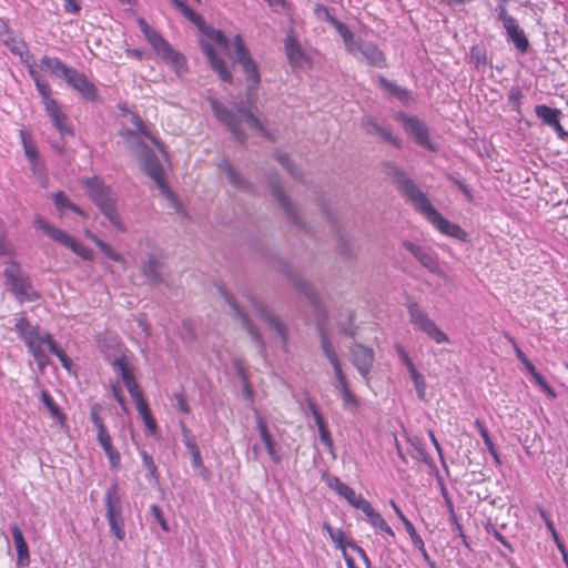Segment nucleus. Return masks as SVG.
Returning a JSON list of instances; mask_svg holds the SVG:
<instances>
[{
	"label": "nucleus",
	"mask_w": 568,
	"mask_h": 568,
	"mask_svg": "<svg viewBox=\"0 0 568 568\" xmlns=\"http://www.w3.org/2000/svg\"><path fill=\"white\" fill-rule=\"evenodd\" d=\"M384 173L393 181L400 193L412 203L414 209L432 223L440 233L459 241L467 240V233L447 219L432 205L428 197L418 185L395 163L384 164Z\"/></svg>",
	"instance_id": "1"
},
{
	"label": "nucleus",
	"mask_w": 568,
	"mask_h": 568,
	"mask_svg": "<svg viewBox=\"0 0 568 568\" xmlns=\"http://www.w3.org/2000/svg\"><path fill=\"white\" fill-rule=\"evenodd\" d=\"M209 103L214 116L232 133L240 144H245L247 140V134L242 128L243 120L247 123L248 128L256 130L261 135L270 140L273 139L260 119L253 114L244 102L234 103V111L227 109L214 98H210Z\"/></svg>",
	"instance_id": "2"
},
{
	"label": "nucleus",
	"mask_w": 568,
	"mask_h": 568,
	"mask_svg": "<svg viewBox=\"0 0 568 568\" xmlns=\"http://www.w3.org/2000/svg\"><path fill=\"white\" fill-rule=\"evenodd\" d=\"M89 197L98 206L105 219L121 232H125V225L118 212V195L99 176L85 178L82 180Z\"/></svg>",
	"instance_id": "3"
},
{
	"label": "nucleus",
	"mask_w": 568,
	"mask_h": 568,
	"mask_svg": "<svg viewBox=\"0 0 568 568\" xmlns=\"http://www.w3.org/2000/svg\"><path fill=\"white\" fill-rule=\"evenodd\" d=\"M14 331L26 343L28 351L38 364L39 371L43 373L44 368L49 365V357L43 348L48 333L42 334L40 326L32 324L24 313L17 314Z\"/></svg>",
	"instance_id": "4"
},
{
	"label": "nucleus",
	"mask_w": 568,
	"mask_h": 568,
	"mask_svg": "<svg viewBox=\"0 0 568 568\" xmlns=\"http://www.w3.org/2000/svg\"><path fill=\"white\" fill-rule=\"evenodd\" d=\"M141 32L156 54L169 64L178 75L187 71L186 58L173 47L152 27L144 18L138 19Z\"/></svg>",
	"instance_id": "5"
},
{
	"label": "nucleus",
	"mask_w": 568,
	"mask_h": 568,
	"mask_svg": "<svg viewBox=\"0 0 568 568\" xmlns=\"http://www.w3.org/2000/svg\"><path fill=\"white\" fill-rule=\"evenodd\" d=\"M37 91L42 98L44 110L52 121L53 126L59 131L61 136H73L74 132L68 115L61 110L59 102L51 98V88L45 80H39L34 72H31Z\"/></svg>",
	"instance_id": "6"
},
{
	"label": "nucleus",
	"mask_w": 568,
	"mask_h": 568,
	"mask_svg": "<svg viewBox=\"0 0 568 568\" xmlns=\"http://www.w3.org/2000/svg\"><path fill=\"white\" fill-rule=\"evenodd\" d=\"M3 275L11 293L20 303L34 302L40 298L39 293L32 287L29 275L21 270L16 261L9 262Z\"/></svg>",
	"instance_id": "7"
},
{
	"label": "nucleus",
	"mask_w": 568,
	"mask_h": 568,
	"mask_svg": "<svg viewBox=\"0 0 568 568\" xmlns=\"http://www.w3.org/2000/svg\"><path fill=\"white\" fill-rule=\"evenodd\" d=\"M104 503L106 507L105 517L111 532L116 539L123 540L125 538L123 504L116 480H114L106 489Z\"/></svg>",
	"instance_id": "8"
},
{
	"label": "nucleus",
	"mask_w": 568,
	"mask_h": 568,
	"mask_svg": "<svg viewBox=\"0 0 568 568\" xmlns=\"http://www.w3.org/2000/svg\"><path fill=\"white\" fill-rule=\"evenodd\" d=\"M34 226L43 231L54 242L70 248L73 253L82 257L84 261L93 260L94 255L91 248L82 245L75 240V237L68 234L63 230L50 224L41 216H37V219L34 220Z\"/></svg>",
	"instance_id": "9"
},
{
	"label": "nucleus",
	"mask_w": 568,
	"mask_h": 568,
	"mask_svg": "<svg viewBox=\"0 0 568 568\" xmlns=\"http://www.w3.org/2000/svg\"><path fill=\"white\" fill-rule=\"evenodd\" d=\"M406 306L410 322L417 328L423 331L426 335H428V337L434 339L437 344L449 342L447 334L443 332L433 320L429 318L427 313L422 310L417 302L408 300Z\"/></svg>",
	"instance_id": "10"
},
{
	"label": "nucleus",
	"mask_w": 568,
	"mask_h": 568,
	"mask_svg": "<svg viewBox=\"0 0 568 568\" xmlns=\"http://www.w3.org/2000/svg\"><path fill=\"white\" fill-rule=\"evenodd\" d=\"M217 291L221 294V296L224 298L226 304L231 307L235 318L242 324V327L246 331V333L250 335L254 344L258 347V352L261 354L265 353V343L260 334L257 327L254 325V323L251 321L248 315L245 313V311L240 306L235 297L223 286L219 285Z\"/></svg>",
	"instance_id": "11"
},
{
	"label": "nucleus",
	"mask_w": 568,
	"mask_h": 568,
	"mask_svg": "<svg viewBox=\"0 0 568 568\" xmlns=\"http://www.w3.org/2000/svg\"><path fill=\"white\" fill-rule=\"evenodd\" d=\"M143 171L156 183L158 187L171 200L176 211H181V204L169 189L164 178L163 168L154 151H150L140 159Z\"/></svg>",
	"instance_id": "12"
},
{
	"label": "nucleus",
	"mask_w": 568,
	"mask_h": 568,
	"mask_svg": "<svg viewBox=\"0 0 568 568\" xmlns=\"http://www.w3.org/2000/svg\"><path fill=\"white\" fill-rule=\"evenodd\" d=\"M247 298L261 320L267 324L270 329L277 334L285 346L288 341L287 325L263 301L254 296H248Z\"/></svg>",
	"instance_id": "13"
},
{
	"label": "nucleus",
	"mask_w": 568,
	"mask_h": 568,
	"mask_svg": "<svg viewBox=\"0 0 568 568\" xmlns=\"http://www.w3.org/2000/svg\"><path fill=\"white\" fill-rule=\"evenodd\" d=\"M396 118L402 121L405 132L414 139L415 143L429 151H435V145L429 139L428 128L424 121L404 112H399Z\"/></svg>",
	"instance_id": "14"
},
{
	"label": "nucleus",
	"mask_w": 568,
	"mask_h": 568,
	"mask_svg": "<svg viewBox=\"0 0 568 568\" xmlns=\"http://www.w3.org/2000/svg\"><path fill=\"white\" fill-rule=\"evenodd\" d=\"M271 193L277 205L283 210L286 217L298 229L307 231V226L301 217L295 203L285 194L277 182L271 183Z\"/></svg>",
	"instance_id": "15"
},
{
	"label": "nucleus",
	"mask_w": 568,
	"mask_h": 568,
	"mask_svg": "<svg viewBox=\"0 0 568 568\" xmlns=\"http://www.w3.org/2000/svg\"><path fill=\"white\" fill-rule=\"evenodd\" d=\"M347 51L356 58L361 54L373 67L384 68L386 65L384 53L372 42L357 39Z\"/></svg>",
	"instance_id": "16"
},
{
	"label": "nucleus",
	"mask_w": 568,
	"mask_h": 568,
	"mask_svg": "<svg viewBox=\"0 0 568 568\" xmlns=\"http://www.w3.org/2000/svg\"><path fill=\"white\" fill-rule=\"evenodd\" d=\"M349 357L359 375L368 382V375L374 363V351L361 343H355L349 347Z\"/></svg>",
	"instance_id": "17"
},
{
	"label": "nucleus",
	"mask_w": 568,
	"mask_h": 568,
	"mask_svg": "<svg viewBox=\"0 0 568 568\" xmlns=\"http://www.w3.org/2000/svg\"><path fill=\"white\" fill-rule=\"evenodd\" d=\"M65 82L79 92L84 100L90 102H98L100 100L98 88L84 73L72 69Z\"/></svg>",
	"instance_id": "18"
},
{
	"label": "nucleus",
	"mask_w": 568,
	"mask_h": 568,
	"mask_svg": "<svg viewBox=\"0 0 568 568\" xmlns=\"http://www.w3.org/2000/svg\"><path fill=\"white\" fill-rule=\"evenodd\" d=\"M403 246L430 273L439 274L440 267L435 252L410 241H404Z\"/></svg>",
	"instance_id": "19"
},
{
	"label": "nucleus",
	"mask_w": 568,
	"mask_h": 568,
	"mask_svg": "<svg viewBox=\"0 0 568 568\" xmlns=\"http://www.w3.org/2000/svg\"><path fill=\"white\" fill-rule=\"evenodd\" d=\"M283 273L294 284L295 288L306 297V300L312 306H314L317 311L322 310L318 294L316 293L311 283L300 277L288 266H284Z\"/></svg>",
	"instance_id": "20"
},
{
	"label": "nucleus",
	"mask_w": 568,
	"mask_h": 568,
	"mask_svg": "<svg viewBox=\"0 0 568 568\" xmlns=\"http://www.w3.org/2000/svg\"><path fill=\"white\" fill-rule=\"evenodd\" d=\"M201 49L206 55L210 67L219 74L220 79L224 82L232 83L233 75L227 69L225 61L219 57L214 47L205 41H201Z\"/></svg>",
	"instance_id": "21"
},
{
	"label": "nucleus",
	"mask_w": 568,
	"mask_h": 568,
	"mask_svg": "<svg viewBox=\"0 0 568 568\" xmlns=\"http://www.w3.org/2000/svg\"><path fill=\"white\" fill-rule=\"evenodd\" d=\"M284 50L287 57V60L291 65L300 67L302 65L305 59V52L302 49L297 34L294 28H290L286 32V37L283 40Z\"/></svg>",
	"instance_id": "22"
},
{
	"label": "nucleus",
	"mask_w": 568,
	"mask_h": 568,
	"mask_svg": "<svg viewBox=\"0 0 568 568\" xmlns=\"http://www.w3.org/2000/svg\"><path fill=\"white\" fill-rule=\"evenodd\" d=\"M234 50H235V61L241 64L242 70L245 74L256 75L258 71L257 64L253 60L248 49L246 48L242 37L236 34L234 37Z\"/></svg>",
	"instance_id": "23"
},
{
	"label": "nucleus",
	"mask_w": 568,
	"mask_h": 568,
	"mask_svg": "<svg viewBox=\"0 0 568 568\" xmlns=\"http://www.w3.org/2000/svg\"><path fill=\"white\" fill-rule=\"evenodd\" d=\"M256 427L271 459L275 464H280L282 462V455L278 445L270 433L266 422L258 415L256 416Z\"/></svg>",
	"instance_id": "24"
},
{
	"label": "nucleus",
	"mask_w": 568,
	"mask_h": 568,
	"mask_svg": "<svg viewBox=\"0 0 568 568\" xmlns=\"http://www.w3.org/2000/svg\"><path fill=\"white\" fill-rule=\"evenodd\" d=\"M507 38L511 41L515 48L521 53H526L529 49V41L525 32L520 29L517 20L514 18L506 23H503Z\"/></svg>",
	"instance_id": "25"
},
{
	"label": "nucleus",
	"mask_w": 568,
	"mask_h": 568,
	"mask_svg": "<svg viewBox=\"0 0 568 568\" xmlns=\"http://www.w3.org/2000/svg\"><path fill=\"white\" fill-rule=\"evenodd\" d=\"M317 335L320 338V344L324 356L331 363L333 369L342 366L341 361L337 356L335 347L331 341V337L322 323H317Z\"/></svg>",
	"instance_id": "26"
},
{
	"label": "nucleus",
	"mask_w": 568,
	"mask_h": 568,
	"mask_svg": "<svg viewBox=\"0 0 568 568\" xmlns=\"http://www.w3.org/2000/svg\"><path fill=\"white\" fill-rule=\"evenodd\" d=\"M111 366L115 373H118L123 384L126 388H133L135 384H138L135 375H134V368L128 361V357L122 354L121 356L114 358L111 362Z\"/></svg>",
	"instance_id": "27"
},
{
	"label": "nucleus",
	"mask_w": 568,
	"mask_h": 568,
	"mask_svg": "<svg viewBox=\"0 0 568 568\" xmlns=\"http://www.w3.org/2000/svg\"><path fill=\"white\" fill-rule=\"evenodd\" d=\"M7 47L10 49V51L20 57V60L26 67L28 68L29 75L31 77V72H34L37 74L39 80H44L40 72L34 68L32 62V55L27 50V45L21 40L12 39L10 42H6Z\"/></svg>",
	"instance_id": "28"
},
{
	"label": "nucleus",
	"mask_w": 568,
	"mask_h": 568,
	"mask_svg": "<svg viewBox=\"0 0 568 568\" xmlns=\"http://www.w3.org/2000/svg\"><path fill=\"white\" fill-rule=\"evenodd\" d=\"M10 531L17 549V564L18 566H27L30 562L29 547L22 534V530L17 524L10 526Z\"/></svg>",
	"instance_id": "29"
},
{
	"label": "nucleus",
	"mask_w": 568,
	"mask_h": 568,
	"mask_svg": "<svg viewBox=\"0 0 568 568\" xmlns=\"http://www.w3.org/2000/svg\"><path fill=\"white\" fill-rule=\"evenodd\" d=\"M162 268L163 263L160 258L155 254H150L148 260L143 262L141 272L152 284H160L164 281Z\"/></svg>",
	"instance_id": "30"
},
{
	"label": "nucleus",
	"mask_w": 568,
	"mask_h": 568,
	"mask_svg": "<svg viewBox=\"0 0 568 568\" xmlns=\"http://www.w3.org/2000/svg\"><path fill=\"white\" fill-rule=\"evenodd\" d=\"M40 67L50 72L52 77L63 80H67L73 69L64 64L59 58L49 55L41 58Z\"/></svg>",
	"instance_id": "31"
},
{
	"label": "nucleus",
	"mask_w": 568,
	"mask_h": 568,
	"mask_svg": "<svg viewBox=\"0 0 568 568\" xmlns=\"http://www.w3.org/2000/svg\"><path fill=\"white\" fill-rule=\"evenodd\" d=\"M317 11H325V20L334 27V29L338 32V34L342 37L343 42L345 44L346 50L349 49L351 45L355 42V38L353 32L347 28L345 23L339 21L337 18L332 16L329 8L327 7H320Z\"/></svg>",
	"instance_id": "32"
},
{
	"label": "nucleus",
	"mask_w": 568,
	"mask_h": 568,
	"mask_svg": "<svg viewBox=\"0 0 568 568\" xmlns=\"http://www.w3.org/2000/svg\"><path fill=\"white\" fill-rule=\"evenodd\" d=\"M308 406H310V410L315 419V423L317 425L321 443L325 447H327L329 450H332L333 446H334L333 439H332L331 433L328 430V427H327L321 412L318 410L317 405L314 402H310Z\"/></svg>",
	"instance_id": "33"
},
{
	"label": "nucleus",
	"mask_w": 568,
	"mask_h": 568,
	"mask_svg": "<svg viewBox=\"0 0 568 568\" xmlns=\"http://www.w3.org/2000/svg\"><path fill=\"white\" fill-rule=\"evenodd\" d=\"M376 79H377L378 85L384 91H386L389 97L396 98L398 101H400L403 103H407L409 101L410 92L407 89L397 85L395 82L387 80L383 75H377Z\"/></svg>",
	"instance_id": "34"
},
{
	"label": "nucleus",
	"mask_w": 568,
	"mask_h": 568,
	"mask_svg": "<svg viewBox=\"0 0 568 568\" xmlns=\"http://www.w3.org/2000/svg\"><path fill=\"white\" fill-rule=\"evenodd\" d=\"M221 168L225 171L229 182L234 187L246 192H251L253 190L252 184L237 173L227 160L222 161Z\"/></svg>",
	"instance_id": "35"
},
{
	"label": "nucleus",
	"mask_w": 568,
	"mask_h": 568,
	"mask_svg": "<svg viewBox=\"0 0 568 568\" xmlns=\"http://www.w3.org/2000/svg\"><path fill=\"white\" fill-rule=\"evenodd\" d=\"M125 142L128 144L129 150L139 159H141L144 154L152 151V149L144 143L133 130L128 129L124 133Z\"/></svg>",
	"instance_id": "36"
},
{
	"label": "nucleus",
	"mask_w": 568,
	"mask_h": 568,
	"mask_svg": "<svg viewBox=\"0 0 568 568\" xmlns=\"http://www.w3.org/2000/svg\"><path fill=\"white\" fill-rule=\"evenodd\" d=\"M98 442L102 446L105 455L108 456L112 467L116 468L120 465V453L113 447L111 436L108 430L98 434Z\"/></svg>",
	"instance_id": "37"
},
{
	"label": "nucleus",
	"mask_w": 568,
	"mask_h": 568,
	"mask_svg": "<svg viewBox=\"0 0 568 568\" xmlns=\"http://www.w3.org/2000/svg\"><path fill=\"white\" fill-rule=\"evenodd\" d=\"M390 505L396 515L398 516V518L400 519V521L404 524L405 529L412 539V542L415 545V547L423 548V539L415 529L412 521L404 515V513L400 510V508L396 505L394 500L390 501Z\"/></svg>",
	"instance_id": "38"
},
{
	"label": "nucleus",
	"mask_w": 568,
	"mask_h": 568,
	"mask_svg": "<svg viewBox=\"0 0 568 568\" xmlns=\"http://www.w3.org/2000/svg\"><path fill=\"white\" fill-rule=\"evenodd\" d=\"M535 114L546 125L552 126L559 120L561 111L559 109L550 108L546 104H538L535 106Z\"/></svg>",
	"instance_id": "39"
},
{
	"label": "nucleus",
	"mask_w": 568,
	"mask_h": 568,
	"mask_svg": "<svg viewBox=\"0 0 568 568\" xmlns=\"http://www.w3.org/2000/svg\"><path fill=\"white\" fill-rule=\"evenodd\" d=\"M199 30L205 34L210 40L214 41L216 44L221 47H227L229 45V39L223 33L222 30L215 29L212 26H209L203 21L199 27Z\"/></svg>",
	"instance_id": "40"
},
{
	"label": "nucleus",
	"mask_w": 568,
	"mask_h": 568,
	"mask_svg": "<svg viewBox=\"0 0 568 568\" xmlns=\"http://www.w3.org/2000/svg\"><path fill=\"white\" fill-rule=\"evenodd\" d=\"M53 201L59 210L68 209L74 212L75 214L85 217V213L81 210V207L73 203L64 192L59 191L54 193Z\"/></svg>",
	"instance_id": "41"
},
{
	"label": "nucleus",
	"mask_w": 568,
	"mask_h": 568,
	"mask_svg": "<svg viewBox=\"0 0 568 568\" xmlns=\"http://www.w3.org/2000/svg\"><path fill=\"white\" fill-rule=\"evenodd\" d=\"M87 236L103 252V254L112 261L122 262L123 257L110 244L101 240L95 234L88 232Z\"/></svg>",
	"instance_id": "42"
},
{
	"label": "nucleus",
	"mask_w": 568,
	"mask_h": 568,
	"mask_svg": "<svg viewBox=\"0 0 568 568\" xmlns=\"http://www.w3.org/2000/svg\"><path fill=\"white\" fill-rule=\"evenodd\" d=\"M245 75H246V80L248 82L247 87H246V92H245L246 104L248 106H252L257 101V90H258V85L261 82V75H260V72H256L255 77H253L251 73L245 74Z\"/></svg>",
	"instance_id": "43"
},
{
	"label": "nucleus",
	"mask_w": 568,
	"mask_h": 568,
	"mask_svg": "<svg viewBox=\"0 0 568 568\" xmlns=\"http://www.w3.org/2000/svg\"><path fill=\"white\" fill-rule=\"evenodd\" d=\"M475 427L477 428L479 435L481 436L484 444L487 447L489 454L493 456V458L495 459V462L497 464H500L501 462H500L499 455L495 448V445L490 438L489 432H488L487 427L485 426V424L481 420L476 419Z\"/></svg>",
	"instance_id": "44"
},
{
	"label": "nucleus",
	"mask_w": 568,
	"mask_h": 568,
	"mask_svg": "<svg viewBox=\"0 0 568 568\" xmlns=\"http://www.w3.org/2000/svg\"><path fill=\"white\" fill-rule=\"evenodd\" d=\"M375 136H378L382 141L394 145L397 149L402 148V140L393 134L392 126L388 124H382Z\"/></svg>",
	"instance_id": "45"
},
{
	"label": "nucleus",
	"mask_w": 568,
	"mask_h": 568,
	"mask_svg": "<svg viewBox=\"0 0 568 568\" xmlns=\"http://www.w3.org/2000/svg\"><path fill=\"white\" fill-rule=\"evenodd\" d=\"M41 400L48 408L50 414L53 417L58 418L60 423H63L65 420V415L60 410L59 406L55 404V402L53 400L48 390L41 392Z\"/></svg>",
	"instance_id": "46"
},
{
	"label": "nucleus",
	"mask_w": 568,
	"mask_h": 568,
	"mask_svg": "<svg viewBox=\"0 0 568 568\" xmlns=\"http://www.w3.org/2000/svg\"><path fill=\"white\" fill-rule=\"evenodd\" d=\"M470 61L475 64V67L478 69L481 65H486L488 62L487 59V51L484 47L480 45H474L470 49Z\"/></svg>",
	"instance_id": "47"
},
{
	"label": "nucleus",
	"mask_w": 568,
	"mask_h": 568,
	"mask_svg": "<svg viewBox=\"0 0 568 568\" xmlns=\"http://www.w3.org/2000/svg\"><path fill=\"white\" fill-rule=\"evenodd\" d=\"M175 8L183 14V17H185L196 27L203 23L204 19L199 13L193 11L190 7H187V4L184 1L181 0Z\"/></svg>",
	"instance_id": "48"
},
{
	"label": "nucleus",
	"mask_w": 568,
	"mask_h": 568,
	"mask_svg": "<svg viewBox=\"0 0 568 568\" xmlns=\"http://www.w3.org/2000/svg\"><path fill=\"white\" fill-rule=\"evenodd\" d=\"M409 375L414 383V386H415V389L417 393V397L420 400H424L425 396H426V387H427L424 376L417 369L409 372Z\"/></svg>",
	"instance_id": "49"
},
{
	"label": "nucleus",
	"mask_w": 568,
	"mask_h": 568,
	"mask_svg": "<svg viewBox=\"0 0 568 568\" xmlns=\"http://www.w3.org/2000/svg\"><path fill=\"white\" fill-rule=\"evenodd\" d=\"M21 139L26 156L29 161H34L39 158L38 148L33 141H31L24 131H21Z\"/></svg>",
	"instance_id": "50"
},
{
	"label": "nucleus",
	"mask_w": 568,
	"mask_h": 568,
	"mask_svg": "<svg viewBox=\"0 0 568 568\" xmlns=\"http://www.w3.org/2000/svg\"><path fill=\"white\" fill-rule=\"evenodd\" d=\"M324 529L328 532L331 539L342 549L345 547V532L342 529H334L328 523H324Z\"/></svg>",
	"instance_id": "51"
},
{
	"label": "nucleus",
	"mask_w": 568,
	"mask_h": 568,
	"mask_svg": "<svg viewBox=\"0 0 568 568\" xmlns=\"http://www.w3.org/2000/svg\"><path fill=\"white\" fill-rule=\"evenodd\" d=\"M100 410H101V405L100 404L92 405V407L90 409V418H91V422L97 427L98 434H101L102 432H106L108 430L105 425H104V423H103L102 417L100 416Z\"/></svg>",
	"instance_id": "52"
},
{
	"label": "nucleus",
	"mask_w": 568,
	"mask_h": 568,
	"mask_svg": "<svg viewBox=\"0 0 568 568\" xmlns=\"http://www.w3.org/2000/svg\"><path fill=\"white\" fill-rule=\"evenodd\" d=\"M190 454L192 456L193 467L200 470V474L203 478L207 479L210 473H209L207 468L204 466L200 448H197L195 450H191Z\"/></svg>",
	"instance_id": "53"
},
{
	"label": "nucleus",
	"mask_w": 568,
	"mask_h": 568,
	"mask_svg": "<svg viewBox=\"0 0 568 568\" xmlns=\"http://www.w3.org/2000/svg\"><path fill=\"white\" fill-rule=\"evenodd\" d=\"M333 371L336 378L335 388L339 392L341 395H343L346 390L351 389L346 375L344 374L342 366Z\"/></svg>",
	"instance_id": "54"
},
{
	"label": "nucleus",
	"mask_w": 568,
	"mask_h": 568,
	"mask_svg": "<svg viewBox=\"0 0 568 568\" xmlns=\"http://www.w3.org/2000/svg\"><path fill=\"white\" fill-rule=\"evenodd\" d=\"M141 457H142L144 466L149 470L150 476L158 483L160 475H159V471L154 464L153 458L145 450L141 452Z\"/></svg>",
	"instance_id": "55"
},
{
	"label": "nucleus",
	"mask_w": 568,
	"mask_h": 568,
	"mask_svg": "<svg viewBox=\"0 0 568 568\" xmlns=\"http://www.w3.org/2000/svg\"><path fill=\"white\" fill-rule=\"evenodd\" d=\"M486 531L491 534L509 552H514V548L511 544L506 539V537L493 525L488 524L486 526Z\"/></svg>",
	"instance_id": "56"
},
{
	"label": "nucleus",
	"mask_w": 568,
	"mask_h": 568,
	"mask_svg": "<svg viewBox=\"0 0 568 568\" xmlns=\"http://www.w3.org/2000/svg\"><path fill=\"white\" fill-rule=\"evenodd\" d=\"M412 457L425 464H428L430 462L429 454L426 452L423 444L420 443L413 444Z\"/></svg>",
	"instance_id": "57"
},
{
	"label": "nucleus",
	"mask_w": 568,
	"mask_h": 568,
	"mask_svg": "<svg viewBox=\"0 0 568 568\" xmlns=\"http://www.w3.org/2000/svg\"><path fill=\"white\" fill-rule=\"evenodd\" d=\"M382 123L377 122L373 116H365L362 120V128L367 134L376 135Z\"/></svg>",
	"instance_id": "58"
},
{
	"label": "nucleus",
	"mask_w": 568,
	"mask_h": 568,
	"mask_svg": "<svg viewBox=\"0 0 568 568\" xmlns=\"http://www.w3.org/2000/svg\"><path fill=\"white\" fill-rule=\"evenodd\" d=\"M395 349H396L397 355L399 356V358L402 359V362L406 366L408 373L413 372L414 369H416L413 361L410 359L408 353L406 352V349L404 348L403 345L396 344L395 345Z\"/></svg>",
	"instance_id": "59"
},
{
	"label": "nucleus",
	"mask_w": 568,
	"mask_h": 568,
	"mask_svg": "<svg viewBox=\"0 0 568 568\" xmlns=\"http://www.w3.org/2000/svg\"><path fill=\"white\" fill-rule=\"evenodd\" d=\"M150 510H151V514L156 519V521L160 524L161 528L168 532L170 530V528H169L168 521L164 517V514H163L161 507L156 504H153V505H151Z\"/></svg>",
	"instance_id": "60"
},
{
	"label": "nucleus",
	"mask_w": 568,
	"mask_h": 568,
	"mask_svg": "<svg viewBox=\"0 0 568 568\" xmlns=\"http://www.w3.org/2000/svg\"><path fill=\"white\" fill-rule=\"evenodd\" d=\"M539 515H540L541 519L544 520L548 531L551 534L554 541H557L559 538V535L555 528L552 519L550 518V516L544 508H539Z\"/></svg>",
	"instance_id": "61"
},
{
	"label": "nucleus",
	"mask_w": 568,
	"mask_h": 568,
	"mask_svg": "<svg viewBox=\"0 0 568 568\" xmlns=\"http://www.w3.org/2000/svg\"><path fill=\"white\" fill-rule=\"evenodd\" d=\"M44 345L48 347L50 353L54 354L59 358V361L67 356L64 351L60 348L57 342L52 338L51 334H47Z\"/></svg>",
	"instance_id": "62"
},
{
	"label": "nucleus",
	"mask_w": 568,
	"mask_h": 568,
	"mask_svg": "<svg viewBox=\"0 0 568 568\" xmlns=\"http://www.w3.org/2000/svg\"><path fill=\"white\" fill-rule=\"evenodd\" d=\"M277 162L284 168L286 169L292 175H296L297 172H296V169L294 166V163L292 162V160L290 159V156L285 153H276L275 155Z\"/></svg>",
	"instance_id": "63"
},
{
	"label": "nucleus",
	"mask_w": 568,
	"mask_h": 568,
	"mask_svg": "<svg viewBox=\"0 0 568 568\" xmlns=\"http://www.w3.org/2000/svg\"><path fill=\"white\" fill-rule=\"evenodd\" d=\"M173 398L176 400V406H178L180 412H182L184 414H189L190 413V405L187 403V399H186L185 394H184L183 390L175 392L173 394Z\"/></svg>",
	"instance_id": "64"
}]
</instances>
